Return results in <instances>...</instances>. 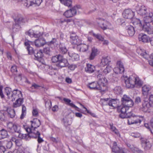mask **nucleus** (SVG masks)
Returning a JSON list of instances; mask_svg holds the SVG:
<instances>
[{"label":"nucleus","mask_w":153,"mask_h":153,"mask_svg":"<svg viewBox=\"0 0 153 153\" xmlns=\"http://www.w3.org/2000/svg\"><path fill=\"white\" fill-rule=\"evenodd\" d=\"M125 83L126 87L128 88H133L135 87L140 88L143 84V82L140 78L135 75L130 76L125 80Z\"/></svg>","instance_id":"f257e3e1"},{"label":"nucleus","mask_w":153,"mask_h":153,"mask_svg":"<svg viewBox=\"0 0 153 153\" xmlns=\"http://www.w3.org/2000/svg\"><path fill=\"white\" fill-rule=\"evenodd\" d=\"M51 60L53 62L56 63V66L60 68L65 67L68 65L67 60L60 54L53 56Z\"/></svg>","instance_id":"f03ea898"},{"label":"nucleus","mask_w":153,"mask_h":153,"mask_svg":"<svg viewBox=\"0 0 153 153\" xmlns=\"http://www.w3.org/2000/svg\"><path fill=\"white\" fill-rule=\"evenodd\" d=\"M30 122L31 123L30 128L26 125H23V128L27 133L36 132L35 129L39 127L41 125L40 121L37 119H34L33 120L30 121Z\"/></svg>","instance_id":"7ed1b4c3"},{"label":"nucleus","mask_w":153,"mask_h":153,"mask_svg":"<svg viewBox=\"0 0 153 153\" xmlns=\"http://www.w3.org/2000/svg\"><path fill=\"white\" fill-rule=\"evenodd\" d=\"M117 99L103 98L100 99V103L102 105H108L115 108L117 106Z\"/></svg>","instance_id":"20e7f679"},{"label":"nucleus","mask_w":153,"mask_h":153,"mask_svg":"<svg viewBox=\"0 0 153 153\" xmlns=\"http://www.w3.org/2000/svg\"><path fill=\"white\" fill-rule=\"evenodd\" d=\"M121 104L126 106L132 107L134 105L133 101L129 96L126 95H123L121 100Z\"/></svg>","instance_id":"39448f33"},{"label":"nucleus","mask_w":153,"mask_h":153,"mask_svg":"<svg viewBox=\"0 0 153 153\" xmlns=\"http://www.w3.org/2000/svg\"><path fill=\"white\" fill-rule=\"evenodd\" d=\"M152 105L151 103L148 101V100L145 99L144 100L142 106L140 108V109L145 112H149L150 108Z\"/></svg>","instance_id":"423d86ee"},{"label":"nucleus","mask_w":153,"mask_h":153,"mask_svg":"<svg viewBox=\"0 0 153 153\" xmlns=\"http://www.w3.org/2000/svg\"><path fill=\"white\" fill-rule=\"evenodd\" d=\"M129 107V106H126L122 104L117 106L118 112L121 113L119 115V117L120 118L123 119L124 118L125 116V114L126 113L127 110L128 109V107Z\"/></svg>","instance_id":"0eeeda50"},{"label":"nucleus","mask_w":153,"mask_h":153,"mask_svg":"<svg viewBox=\"0 0 153 153\" xmlns=\"http://www.w3.org/2000/svg\"><path fill=\"white\" fill-rule=\"evenodd\" d=\"M10 97V99L13 101L15 100L23 98L22 92L17 89L13 90Z\"/></svg>","instance_id":"6e6552de"},{"label":"nucleus","mask_w":153,"mask_h":153,"mask_svg":"<svg viewBox=\"0 0 153 153\" xmlns=\"http://www.w3.org/2000/svg\"><path fill=\"white\" fill-rule=\"evenodd\" d=\"M117 67L113 69L114 72L116 74H122L124 71L125 69L122 62L120 61H118L117 62Z\"/></svg>","instance_id":"1a4fd4ad"},{"label":"nucleus","mask_w":153,"mask_h":153,"mask_svg":"<svg viewBox=\"0 0 153 153\" xmlns=\"http://www.w3.org/2000/svg\"><path fill=\"white\" fill-rule=\"evenodd\" d=\"M28 133V134H23L21 133L19 131V133H16L15 134V135L16 137H18L20 139H24L25 140H28L30 137H36V136H34L33 135V134H35V132H33L32 133Z\"/></svg>","instance_id":"9d476101"},{"label":"nucleus","mask_w":153,"mask_h":153,"mask_svg":"<svg viewBox=\"0 0 153 153\" xmlns=\"http://www.w3.org/2000/svg\"><path fill=\"white\" fill-rule=\"evenodd\" d=\"M123 15L125 18L131 20L134 18V13L131 9H128L124 11Z\"/></svg>","instance_id":"9b49d317"},{"label":"nucleus","mask_w":153,"mask_h":153,"mask_svg":"<svg viewBox=\"0 0 153 153\" xmlns=\"http://www.w3.org/2000/svg\"><path fill=\"white\" fill-rule=\"evenodd\" d=\"M140 117L138 116L134 115L131 117V118L128 119V123L129 125L133 124H140L141 120L140 119Z\"/></svg>","instance_id":"f8f14e48"},{"label":"nucleus","mask_w":153,"mask_h":153,"mask_svg":"<svg viewBox=\"0 0 153 153\" xmlns=\"http://www.w3.org/2000/svg\"><path fill=\"white\" fill-rule=\"evenodd\" d=\"M42 1V0H27L26 2L25 3L24 5L27 7L33 5L38 6Z\"/></svg>","instance_id":"ddd939ff"},{"label":"nucleus","mask_w":153,"mask_h":153,"mask_svg":"<svg viewBox=\"0 0 153 153\" xmlns=\"http://www.w3.org/2000/svg\"><path fill=\"white\" fill-rule=\"evenodd\" d=\"M98 75L97 76V78L98 80V83L101 86L102 88L105 86V84L106 83L107 80L106 78L103 77L102 75L100 74V71H97Z\"/></svg>","instance_id":"4468645a"},{"label":"nucleus","mask_w":153,"mask_h":153,"mask_svg":"<svg viewBox=\"0 0 153 153\" xmlns=\"http://www.w3.org/2000/svg\"><path fill=\"white\" fill-rule=\"evenodd\" d=\"M88 86L90 89L92 90H103L101 86L100 85L98 82H94L89 83Z\"/></svg>","instance_id":"2eb2a0df"},{"label":"nucleus","mask_w":153,"mask_h":153,"mask_svg":"<svg viewBox=\"0 0 153 153\" xmlns=\"http://www.w3.org/2000/svg\"><path fill=\"white\" fill-rule=\"evenodd\" d=\"M112 150L113 152L115 153H126L125 149L117 146L116 142H114Z\"/></svg>","instance_id":"dca6fc26"},{"label":"nucleus","mask_w":153,"mask_h":153,"mask_svg":"<svg viewBox=\"0 0 153 153\" xmlns=\"http://www.w3.org/2000/svg\"><path fill=\"white\" fill-rule=\"evenodd\" d=\"M34 56L37 60L42 64H44V61L42 58L43 56L42 50H40L39 51H36V53H34Z\"/></svg>","instance_id":"f3484780"},{"label":"nucleus","mask_w":153,"mask_h":153,"mask_svg":"<svg viewBox=\"0 0 153 153\" xmlns=\"http://www.w3.org/2000/svg\"><path fill=\"white\" fill-rule=\"evenodd\" d=\"M141 143L142 146L145 150L149 149L152 146L149 141L145 138L141 139Z\"/></svg>","instance_id":"a211bd4d"},{"label":"nucleus","mask_w":153,"mask_h":153,"mask_svg":"<svg viewBox=\"0 0 153 153\" xmlns=\"http://www.w3.org/2000/svg\"><path fill=\"white\" fill-rule=\"evenodd\" d=\"M142 29L145 32H146L148 34H151L153 33V27L150 24H143Z\"/></svg>","instance_id":"6ab92c4d"},{"label":"nucleus","mask_w":153,"mask_h":153,"mask_svg":"<svg viewBox=\"0 0 153 153\" xmlns=\"http://www.w3.org/2000/svg\"><path fill=\"white\" fill-rule=\"evenodd\" d=\"M76 10L74 8L67 10L64 13V15L67 18L71 17L76 14Z\"/></svg>","instance_id":"aec40b11"},{"label":"nucleus","mask_w":153,"mask_h":153,"mask_svg":"<svg viewBox=\"0 0 153 153\" xmlns=\"http://www.w3.org/2000/svg\"><path fill=\"white\" fill-rule=\"evenodd\" d=\"M144 16L143 21L145 24H150L149 23L151 22L153 20V14L152 13H149V14H147L145 15Z\"/></svg>","instance_id":"412c9836"},{"label":"nucleus","mask_w":153,"mask_h":153,"mask_svg":"<svg viewBox=\"0 0 153 153\" xmlns=\"http://www.w3.org/2000/svg\"><path fill=\"white\" fill-rule=\"evenodd\" d=\"M15 23L21 25L25 22L24 19L22 16L19 14H16L14 18Z\"/></svg>","instance_id":"4be33fe9"},{"label":"nucleus","mask_w":153,"mask_h":153,"mask_svg":"<svg viewBox=\"0 0 153 153\" xmlns=\"http://www.w3.org/2000/svg\"><path fill=\"white\" fill-rule=\"evenodd\" d=\"M71 41V43L73 45H78L80 43V40L78 37L75 34L73 33L71 34L70 36Z\"/></svg>","instance_id":"5701e85b"},{"label":"nucleus","mask_w":153,"mask_h":153,"mask_svg":"<svg viewBox=\"0 0 153 153\" xmlns=\"http://www.w3.org/2000/svg\"><path fill=\"white\" fill-rule=\"evenodd\" d=\"M131 22L134 25L137 26L136 27L139 26L140 27V29H142L144 24L139 19L134 17L131 19Z\"/></svg>","instance_id":"b1692460"},{"label":"nucleus","mask_w":153,"mask_h":153,"mask_svg":"<svg viewBox=\"0 0 153 153\" xmlns=\"http://www.w3.org/2000/svg\"><path fill=\"white\" fill-rule=\"evenodd\" d=\"M25 34L31 37H34L36 38L42 35L41 33L35 32L32 30H30L26 32Z\"/></svg>","instance_id":"393cba45"},{"label":"nucleus","mask_w":153,"mask_h":153,"mask_svg":"<svg viewBox=\"0 0 153 153\" xmlns=\"http://www.w3.org/2000/svg\"><path fill=\"white\" fill-rule=\"evenodd\" d=\"M45 43V41L43 38H40L36 39L35 41V46L40 47L43 46Z\"/></svg>","instance_id":"a878e982"},{"label":"nucleus","mask_w":153,"mask_h":153,"mask_svg":"<svg viewBox=\"0 0 153 153\" xmlns=\"http://www.w3.org/2000/svg\"><path fill=\"white\" fill-rule=\"evenodd\" d=\"M138 38L140 41L146 43L149 42V38L146 35L141 33L138 36Z\"/></svg>","instance_id":"bb28decb"},{"label":"nucleus","mask_w":153,"mask_h":153,"mask_svg":"<svg viewBox=\"0 0 153 153\" xmlns=\"http://www.w3.org/2000/svg\"><path fill=\"white\" fill-rule=\"evenodd\" d=\"M98 54V50L95 47L92 48L91 49V52L89 57V59L90 60L94 59L95 57Z\"/></svg>","instance_id":"cd10ccee"},{"label":"nucleus","mask_w":153,"mask_h":153,"mask_svg":"<svg viewBox=\"0 0 153 153\" xmlns=\"http://www.w3.org/2000/svg\"><path fill=\"white\" fill-rule=\"evenodd\" d=\"M95 68L94 66L89 64H87L85 68V70L88 73H92L94 72Z\"/></svg>","instance_id":"c85d7f7f"},{"label":"nucleus","mask_w":153,"mask_h":153,"mask_svg":"<svg viewBox=\"0 0 153 153\" xmlns=\"http://www.w3.org/2000/svg\"><path fill=\"white\" fill-rule=\"evenodd\" d=\"M23 102L24 99L23 98L16 99L15 102L13 103V107L14 108L19 107L21 105Z\"/></svg>","instance_id":"c756f323"},{"label":"nucleus","mask_w":153,"mask_h":153,"mask_svg":"<svg viewBox=\"0 0 153 153\" xmlns=\"http://www.w3.org/2000/svg\"><path fill=\"white\" fill-rule=\"evenodd\" d=\"M137 13L140 15L145 16L148 14L147 12V8L144 6H141L139 10H137Z\"/></svg>","instance_id":"7c9ffc66"},{"label":"nucleus","mask_w":153,"mask_h":153,"mask_svg":"<svg viewBox=\"0 0 153 153\" xmlns=\"http://www.w3.org/2000/svg\"><path fill=\"white\" fill-rule=\"evenodd\" d=\"M111 62L110 58L109 57L107 56L103 57L101 60V65L105 66L109 65Z\"/></svg>","instance_id":"2f4dec72"},{"label":"nucleus","mask_w":153,"mask_h":153,"mask_svg":"<svg viewBox=\"0 0 153 153\" xmlns=\"http://www.w3.org/2000/svg\"><path fill=\"white\" fill-rule=\"evenodd\" d=\"M77 48L80 52H84L88 50V46L85 44H79L78 45Z\"/></svg>","instance_id":"473e14b6"},{"label":"nucleus","mask_w":153,"mask_h":153,"mask_svg":"<svg viewBox=\"0 0 153 153\" xmlns=\"http://www.w3.org/2000/svg\"><path fill=\"white\" fill-rule=\"evenodd\" d=\"M126 30L129 36H132L135 33L134 27L131 25H128L126 27Z\"/></svg>","instance_id":"72a5a7b5"},{"label":"nucleus","mask_w":153,"mask_h":153,"mask_svg":"<svg viewBox=\"0 0 153 153\" xmlns=\"http://www.w3.org/2000/svg\"><path fill=\"white\" fill-rule=\"evenodd\" d=\"M68 55L71 57L70 59L73 61H77L79 59V56L77 53H68Z\"/></svg>","instance_id":"f704fd0d"},{"label":"nucleus","mask_w":153,"mask_h":153,"mask_svg":"<svg viewBox=\"0 0 153 153\" xmlns=\"http://www.w3.org/2000/svg\"><path fill=\"white\" fill-rule=\"evenodd\" d=\"M40 133L38 131H36L35 133L33 134V135L36 136V137H31L32 138H36L38 137L37 141L39 143H40L44 141V140L40 137Z\"/></svg>","instance_id":"c9c22d12"},{"label":"nucleus","mask_w":153,"mask_h":153,"mask_svg":"<svg viewBox=\"0 0 153 153\" xmlns=\"http://www.w3.org/2000/svg\"><path fill=\"white\" fill-rule=\"evenodd\" d=\"M151 89V87L149 85H145L142 88V91L144 95H147L148 92Z\"/></svg>","instance_id":"e433bc0d"},{"label":"nucleus","mask_w":153,"mask_h":153,"mask_svg":"<svg viewBox=\"0 0 153 153\" xmlns=\"http://www.w3.org/2000/svg\"><path fill=\"white\" fill-rule=\"evenodd\" d=\"M59 51L61 53L64 54L67 51V50L63 43H60L59 45Z\"/></svg>","instance_id":"4c0bfd02"},{"label":"nucleus","mask_w":153,"mask_h":153,"mask_svg":"<svg viewBox=\"0 0 153 153\" xmlns=\"http://www.w3.org/2000/svg\"><path fill=\"white\" fill-rule=\"evenodd\" d=\"M8 135L7 131L4 129L0 131V139L6 138Z\"/></svg>","instance_id":"58836bf2"},{"label":"nucleus","mask_w":153,"mask_h":153,"mask_svg":"<svg viewBox=\"0 0 153 153\" xmlns=\"http://www.w3.org/2000/svg\"><path fill=\"white\" fill-rule=\"evenodd\" d=\"M64 101L65 102L66 104L71 107L75 108H78V107L75 105L73 103H71V101L70 100L66 98H64L63 99Z\"/></svg>","instance_id":"ea45409f"},{"label":"nucleus","mask_w":153,"mask_h":153,"mask_svg":"<svg viewBox=\"0 0 153 153\" xmlns=\"http://www.w3.org/2000/svg\"><path fill=\"white\" fill-rule=\"evenodd\" d=\"M20 25L19 24H16V23L13 24L12 28L13 31L16 32L19 31L21 28Z\"/></svg>","instance_id":"a19ab883"},{"label":"nucleus","mask_w":153,"mask_h":153,"mask_svg":"<svg viewBox=\"0 0 153 153\" xmlns=\"http://www.w3.org/2000/svg\"><path fill=\"white\" fill-rule=\"evenodd\" d=\"M65 6L68 7H71L72 4V1L71 0H59Z\"/></svg>","instance_id":"79ce46f5"},{"label":"nucleus","mask_w":153,"mask_h":153,"mask_svg":"<svg viewBox=\"0 0 153 153\" xmlns=\"http://www.w3.org/2000/svg\"><path fill=\"white\" fill-rule=\"evenodd\" d=\"M5 93L9 99H10L11 95L12 93L11 89L9 87H7L5 88Z\"/></svg>","instance_id":"37998d69"},{"label":"nucleus","mask_w":153,"mask_h":153,"mask_svg":"<svg viewBox=\"0 0 153 153\" xmlns=\"http://www.w3.org/2000/svg\"><path fill=\"white\" fill-rule=\"evenodd\" d=\"M110 129L113 132L117 135V136H120V135L118 130L116 128V127L111 124L110 125Z\"/></svg>","instance_id":"c03bdc74"},{"label":"nucleus","mask_w":153,"mask_h":153,"mask_svg":"<svg viewBox=\"0 0 153 153\" xmlns=\"http://www.w3.org/2000/svg\"><path fill=\"white\" fill-rule=\"evenodd\" d=\"M14 124L11 122H9L7 125L9 131L13 133H14Z\"/></svg>","instance_id":"a18cd8bd"},{"label":"nucleus","mask_w":153,"mask_h":153,"mask_svg":"<svg viewBox=\"0 0 153 153\" xmlns=\"http://www.w3.org/2000/svg\"><path fill=\"white\" fill-rule=\"evenodd\" d=\"M93 36L97 39H98L99 41H104V38L100 34H95L92 33Z\"/></svg>","instance_id":"49530a36"},{"label":"nucleus","mask_w":153,"mask_h":153,"mask_svg":"<svg viewBox=\"0 0 153 153\" xmlns=\"http://www.w3.org/2000/svg\"><path fill=\"white\" fill-rule=\"evenodd\" d=\"M22 113L20 116V118L21 119H22L24 118L26 113V107L24 105H22Z\"/></svg>","instance_id":"de8ad7c7"},{"label":"nucleus","mask_w":153,"mask_h":153,"mask_svg":"<svg viewBox=\"0 0 153 153\" xmlns=\"http://www.w3.org/2000/svg\"><path fill=\"white\" fill-rule=\"evenodd\" d=\"M114 91L115 93L117 94H120L122 92V89L120 86L115 87L114 89Z\"/></svg>","instance_id":"09e8293b"},{"label":"nucleus","mask_w":153,"mask_h":153,"mask_svg":"<svg viewBox=\"0 0 153 153\" xmlns=\"http://www.w3.org/2000/svg\"><path fill=\"white\" fill-rule=\"evenodd\" d=\"M104 24H105V26L102 27L104 29H111V24L110 22L107 21H105Z\"/></svg>","instance_id":"8fccbe9b"},{"label":"nucleus","mask_w":153,"mask_h":153,"mask_svg":"<svg viewBox=\"0 0 153 153\" xmlns=\"http://www.w3.org/2000/svg\"><path fill=\"white\" fill-rule=\"evenodd\" d=\"M8 114L11 118H13L14 117L15 115V112L13 109H11L9 110H8Z\"/></svg>","instance_id":"3c124183"},{"label":"nucleus","mask_w":153,"mask_h":153,"mask_svg":"<svg viewBox=\"0 0 153 153\" xmlns=\"http://www.w3.org/2000/svg\"><path fill=\"white\" fill-rule=\"evenodd\" d=\"M11 72L13 74L16 75L17 72V67L15 65H13L12 66L10 69Z\"/></svg>","instance_id":"603ef678"},{"label":"nucleus","mask_w":153,"mask_h":153,"mask_svg":"<svg viewBox=\"0 0 153 153\" xmlns=\"http://www.w3.org/2000/svg\"><path fill=\"white\" fill-rule=\"evenodd\" d=\"M27 51H28V53L30 55H32L34 53V51L33 48L30 46H27Z\"/></svg>","instance_id":"864d4df0"},{"label":"nucleus","mask_w":153,"mask_h":153,"mask_svg":"<svg viewBox=\"0 0 153 153\" xmlns=\"http://www.w3.org/2000/svg\"><path fill=\"white\" fill-rule=\"evenodd\" d=\"M111 69V67L109 66H107L105 69H104L103 71V73L104 74H106L110 72Z\"/></svg>","instance_id":"5fc2aeb1"},{"label":"nucleus","mask_w":153,"mask_h":153,"mask_svg":"<svg viewBox=\"0 0 153 153\" xmlns=\"http://www.w3.org/2000/svg\"><path fill=\"white\" fill-rule=\"evenodd\" d=\"M50 51H51L49 47H47L44 48L43 51H42L43 53L48 55H49Z\"/></svg>","instance_id":"6e6d98bb"},{"label":"nucleus","mask_w":153,"mask_h":153,"mask_svg":"<svg viewBox=\"0 0 153 153\" xmlns=\"http://www.w3.org/2000/svg\"><path fill=\"white\" fill-rule=\"evenodd\" d=\"M131 151L134 153H141L142 151L137 148L134 146Z\"/></svg>","instance_id":"4d7b16f0"},{"label":"nucleus","mask_w":153,"mask_h":153,"mask_svg":"<svg viewBox=\"0 0 153 153\" xmlns=\"http://www.w3.org/2000/svg\"><path fill=\"white\" fill-rule=\"evenodd\" d=\"M134 114L132 112L126 113L125 114V116L124 118H126L128 119L131 118V117H133Z\"/></svg>","instance_id":"13d9d810"},{"label":"nucleus","mask_w":153,"mask_h":153,"mask_svg":"<svg viewBox=\"0 0 153 153\" xmlns=\"http://www.w3.org/2000/svg\"><path fill=\"white\" fill-rule=\"evenodd\" d=\"M153 119V118L152 119L151 121V123H152L151 125H152V130H151V128L149 127V124H148V123H145L144 124V126L146 128H147V129H149V130L151 131V132L153 134V128H152V120Z\"/></svg>","instance_id":"bf43d9fd"},{"label":"nucleus","mask_w":153,"mask_h":153,"mask_svg":"<svg viewBox=\"0 0 153 153\" xmlns=\"http://www.w3.org/2000/svg\"><path fill=\"white\" fill-rule=\"evenodd\" d=\"M20 131V128L19 127H18L17 125L16 124H14V132L16 133H19Z\"/></svg>","instance_id":"052dcab7"},{"label":"nucleus","mask_w":153,"mask_h":153,"mask_svg":"<svg viewBox=\"0 0 153 153\" xmlns=\"http://www.w3.org/2000/svg\"><path fill=\"white\" fill-rule=\"evenodd\" d=\"M5 119L4 112V111H0V119L1 120H4Z\"/></svg>","instance_id":"680f3d73"},{"label":"nucleus","mask_w":153,"mask_h":153,"mask_svg":"<svg viewBox=\"0 0 153 153\" xmlns=\"http://www.w3.org/2000/svg\"><path fill=\"white\" fill-rule=\"evenodd\" d=\"M100 20L102 21V22H99L98 23V24L100 25V27L101 28H102L103 30H106V29H104L102 27H105V24H104L105 21L104 20L102 19L101 20V19H100Z\"/></svg>","instance_id":"e2e57ef3"},{"label":"nucleus","mask_w":153,"mask_h":153,"mask_svg":"<svg viewBox=\"0 0 153 153\" xmlns=\"http://www.w3.org/2000/svg\"><path fill=\"white\" fill-rule=\"evenodd\" d=\"M32 114L33 116L37 117L38 115V110L36 109H34L32 111Z\"/></svg>","instance_id":"0e129e2a"},{"label":"nucleus","mask_w":153,"mask_h":153,"mask_svg":"<svg viewBox=\"0 0 153 153\" xmlns=\"http://www.w3.org/2000/svg\"><path fill=\"white\" fill-rule=\"evenodd\" d=\"M131 135L135 138L139 137L140 136V134L138 133H132L131 134Z\"/></svg>","instance_id":"69168bd1"},{"label":"nucleus","mask_w":153,"mask_h":153,"mask_svg":"<svg viewBox=\"0 0 153 153\" xmlns=\"http://www.w3.org/2000/svg\"><path fill=\"white\" fill-rule=\"evenodd\" d=\"M149 102L151 103V104H153V94H151L149 96Z\"/></svg>","instance_id":"338daca9"},{"label":"nucleus","mask_w":153,"mask_h":153,"mask_svg":"<svg viewBox=\"0 0 153 153\" xmlns=\"http://www.w3.org/2000/svg\"><path fill=\"white\" fill-rule=\"evenodd\" d=\"M13 152V153H24L23 151L20 149H15Z\"/></svg>","instance_id":"774afa93"}]
</instances>
